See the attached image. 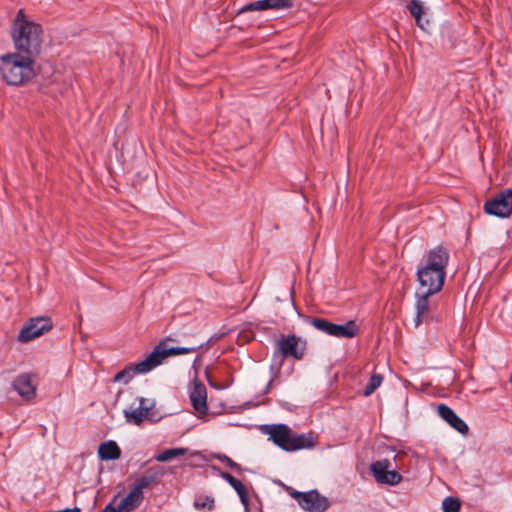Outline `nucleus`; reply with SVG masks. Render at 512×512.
Wrapping results in <instances>:
<instances>
[{"instance_id":"1a4fd4ad","label":"nucleus","mask_w":512,"mask_h":512,"mask_svg":"<svg viewBox=\"0 0 512 512\" xmlns=\"http://www.w3.org/2000/svg\"><path fill=\"white\" fill-rule=\"evenodd\" d=\"M296 496L300 498L298 505L307 512H325L330 507L329 499L317 489H312Z\"/></svg>"},{"instance_id":"7c9ffc66","label":"nucleus","mask_w":512,"mask_h":512,"mask_svg":"<svg viewBox=\"0 0 512 512\" xmlns=\"http://www.w3.org/2000/svg\"><path fill=\"white\" fill-rule=\"evenodd\" d=\"M194 507L196 509H204L212 510L214 508V499L212 497L206 496L205 498L196 499L194 502Z\"/></svg>"},{"instance_id":"f704fd0d","label":"nucleus","mask_w":512,"mask_h":512,"mask_svg":"<svg viewBox=\"0 0 512 512\" xmlns=\"http://www.w3.org/2000/svg\"><path fill=\"white\" fill-rule=\"evenodd\" d=\"M205 374H206L207 382L211 388L216 389V390H221V389L225 388V386H222L220 384L213 382L207 370L205 371Z\"/></svg>"},{"instance_id":"9d476101","label":"nucleus","mask_w":512,"mask_h":512,"mask_svg":"<svg viewBox=\"0 0 512 512\" xmlns=\"http://www.w3.org/2000/svg\"><path fill=\"white\" fill-rule=\"evenodd\" d=\"M155 365L152 361L150 354L146 358L138 363H129L122 370L116 373L113 377V382L122 381L124 384H128L135 375L146 374L152 371Z\"/></svg>"},{"instance_id":"dca6fc26","label":"nucleus","mask_w":512,"mask_h":512,"mask_svg":"<svg viewBox=\"0 0 512 512\" xmlns=\"http://www.w3.org/2000/svg\"><path fill=\"white\" fill-rule=\"evenodd\" d=\"M98 457L102 461H114L121 457V449L114 440H107L98 446Z\"/></svg>"},{"instance_id":"7ed1b4c3","label":"nucleus","mask_w":512,"mask_h":512,"mask_svg":"<svg viewBox=\"0 0 512 512\" xmlns=\"http://www.w3.org/2000/svg\"><path fill=\"white\" fill-rule=\"evenodd\" d=\"M261 431L269 436L272 442L287 452L311 449L316 445L310 434H297L287 424H265Z\"/></svg>"},{"instance_id":"a19ab883","label":"nucleus","mask_w":512,"mask_h":512,"mask_svg":"<svg viewBox=\"0 0 512 512\" xmlns=\"http://www.w3.org/2000/svg\"><path fill=\"white\" fill-rule=\"evenodd\" d=\"M244 512H249V506H244Z\"/></svg>"},{"instance_id":"b1692460","label":"nucleus","mask_w":512,"mask_h":512,"mask_svg":"<svg viewBox=\"0 0 512 512\" xmlns=\"http://www.w3.org/2000/svg\"><path fill=\"white\" fill-rule=\"evenodd\" d=\"M213 457L219 460L220 462L226 464L227 467H229L238 474H241L243 471H248L247 468L242 467L240 464H238L225 454L217 453L214 454Z\"/></svg>"},{"instance_id":"39448f33","label":"nucleus","mask_w":512,"mask_h":512,"mask_svg":"<svg viewBox=\"0 0 512 512\" xmlns=\"http://www.w3.org/2000/svg\"><path fill=\"white\" fill-rule=\"evenodd\" d=\"M306 351V341L295 334L281 335L276 343L273 352V358L280 356V361L277 366L279 371L283 364V359L292 358L294 360H301Z\"/></svg>"},{"instance_id":"2f4dec72","label":"nucleus","mask_w":512,"mask_h":512,"mask_svg":"<svg viewBox=\"0 0 512 512\" xmlns=\"http://www.w3.org/2000/svg\"><path fill=\"white\" fill-rule=\"evenodd\" d=\"M211 468L216 471L218 473V475L223 479L225 480L230 486L232 484H234L235 482H237V478H235L233 475H231L230 473L226 472V471H223L220 467L216 466V465H211Z\"/></svg>"},{"instance_id":"ddd939ff","label":"nucleus","mask_w":512,"mask_h":512,"mask_svg":"<svg viewBox=\"0 0 512 512\" xmlns=\"http://www.w3.org/2000/svg\"><path fill=\"white\" fill-rule=\"evenodd\" d=\"M189 398L191 405L195 411L200 414L208 413V405H207V389L205 385L195 380L193 388L190 390Z\"/></svg>"},{"instance_id":"f257e3e1","label":"nucleus","mask_w":512,"mask_h":512,"mask_svg":"<svg viewBox=\"0 0 512 512\" xmlns=\"http://www.w3.org/2000/svg\"><path fill=\"white\" fill-rule=\"evenodd\" d=\"M449 259V251L442 245L429 250L425 255V263L419 266L416 272V279L420 284L418 289H423V292L429 294L441 291Z\"/></svg>"},{"instance_id":"20e7f679","label":"nucleus","mask_w":512,"mask_h":512,"mask_svg":"<svg viewBox=\"0 0 512 512\" xmlns=\"http://www.w3.org/2000/svg\"><path fill=\"white\" fill-rule=\"evenodd\" d=\"M43 32L42 26L36 22H25L16 30H12L11 37L16 53L35 60L42 49Z\"/></svg>"},{"instance_id":"a878e982","label":"nucleus","mask_w":512,"mask_h":512,"mask_svg":"<svg viewBox=\"0 0 512 512\" xmlns=\"http://www.w3.org/2000/svg\"><path fill=\"white\" fill-rule=\"evenodd\" d=\"M231 487L236 491L239 496L240 502L243 506H249L250 497L248 494V490L245 485L238 479L237 482L231 485Z\"/></svg>"},{"instance_id":"c756f323","label":"nucleus","mask_w":512,"mask_h":512,"mask_svg":"<svg viewBox=\"0 0 512 512\" xmlns=\"http://www.w3.org/2000/svg\"><path fill=\"white\" fill-rule=\"evenodd\" d=\"M268 10H283L293 7V0H266Z\"/></svg>"},{"instance_id":"9b49d317","label":"nucleus","mask_w":512,"mask_h":512,"mask_svg":"<svg viewBox=\"0 0 512 512\" xmlns=\"http://www.w3.org/2000/svg\"><path fill=\"white\" fill-rule=\"evenodd\" d=\"M432 295L433 294L423 292V289H417V291L415 292V327H418L424 321H437V318L430 313L429 297Z\"/></svg>"},{"instance_id":"393cba45","label":"nucleus","mask_w":512,"mask_h":512,"mask_svg":"<svg viewBox=\"0 0 512 512\" xmlns=\"http://www.w3.org/2000/svg\"><path fill=\"white\" fill-rule=\"evenodd\" d=\"M266 10H268L266 0H257L241 7L237 12V16H240L246 12Z\"/></svg>"},{"instance_id":"f3484780","label":"nucleus","mask_w":512,"mask_h":512,"mask_svg":"<svg viewBox=\"0 0 512 512\" xmlns=\"http://www.w3.org/2000/svg\"><path fill=\"white\" fill-rule=\"evenodd\" d=\"M144 499V495L140 494L134 487L117 505L119 512H131L138 508Z\"/></svg>"},{"instance_id":"6ab92c4d","label":"nucleus","mask_w":512,"mask_h":512,"mask_svg":"<svg viewBox=\"0 0 512 512\" xmlns=\"http://www.w3.org/2000/svg\"><path fill=\"white\" fill-rule=\"evenodd\" d=\"M303 320L312 325L315 329L331 336L334 324L325 318L320 317H311V316H303Z\"/></svg>"},{"instance_id":"f8f14e48","label":"nucleus","mask_w":512,"mask_h":512,"mask_svg":"<svg viewBox=\"0 0 512 512\" xmlns=\"http://www.w3.org/2000/svg\"><path fill=\"white\" fill-rule=\"evenodd\" d=\"M437 413L450 427L455 429L457 432L462 435L468 434L469 427L466 422L461 419L448 405L443 403L438 404Z\"/></svg>"},{"instance_id":"6e6552de","label":"nucleus","mask_w":512,"mask_h":512,"mask_svg":"<svg viewBox=\"0 0 512 512\" xmlns=\"http://www.w3.org/2000/svg\"><path fill=\"white\" fill-rule=\"evenodd\" d=\"M484 212L498 218H508L512 214V188L501 191L496 197L487 200Z\"/></svg>"},{"instance_id":"412c9836","label":"nucleus","mask_w":512,"mask_h":512,"mask_svg":"<svg viewBox=\"0 0 512 512\" xmlns=\"http://www.w3.org/2000/svg\"><path fill=\"white\" fill-rule=\"evenodd\" d=\"M159 477V472L154 469H149L146 475L138 478L134 484V488L138 490L140 494H143V489L147 488L151 483L155 482Z\"/></svg>"},{"instance_id":"58836bf2","label":"nucleus","mask_w":512,"mask_h":512,"mask_svg":"<svg viewBox=\"0 0 512 512\" xmlns=\"http://www.w3.org/2000/svg\"><path fill=\"white\" fill-rule=\"evenodd\" d=\"M137 400L139 401V407H147L146 402L147 399L144 397H138Z\"/></svg>"},{"instance_id":"72a5a7b5","label":"nucleus","mask_w":512,"mask_h":512,"mask_svg":"<svg viewBox=\"0 0 512 512\" xmlns=\"http://www.w3.org/2000/svg\"><path fill=\"white\" fill-rule=\"evenodd\" d=\"M416 25L423 31H428L430 27V21L426 16L421 17V22L416 23Z\"/></svg>"},{"instance_id":"ea45409f","label":"nucleus","mask_w":512,"mask_h":512,"mask_svg":"<svg viewBox=\"0 0 512 512\" xmlns=\"http://www.w3.org/2000/svg\"><path fill=\"white\" fill-rule=\"evenodd\" d=\"M280 405H281L283 408H285V409H287V410H289V411H292V409L288 406V403H287V402H280Z\"/></svg>"},{"instance_id":"79ce46f5","label":"nucleus","mask_w":512,"mask_h":512,"mask_svg":"<svg viewBox=\"0 0 512 512\" xmlns=\"http://www.w3.org/2000/svg\"><path fill=\"white\" fill-rule=\"evenodd\" d=\"M509 382H510V385H511V387H512V373H511V376H510Z\"/></svg>"},{"instance_id":"37998d69","label":"nucleus","mask_w":512,"mask_h":512,"mask_svg":"<svg viewBox=\"0 0 512 512\" xmlns=\"http://www.w3.org/2000/svg\"><path fill=\"white\" fill-rule=\"evenodd\" d=\"M196 361H198V357L195 358L193 365H195Z\"/></svg>"},{"instance_id":"423d86ee","label":"nucleus","mask_w":512,"mask_h":512,"mask_svg":"<svg viewBox=\"0 0 512 512\" xmlns=\"http://www.w3.org/2000/svg\"><path fill=\"white\" fill-rule=\"evenodd\" d=\"M168 341H172V338L168 337L164 340H161L149 353L155 365V368L161 365L163 361L170 356L188 354L196 352L202 348H208L211 339L207 340L206 342H202L200 344L193 345L190 347H168Z\"/></svg>"},{"instance_id":"e433bc0d","label":"nucleus","mask_w":512,"mask_h":512,"mask_svg":"<svg viewBox=\"0 0 512 512\" xmlns=\"http://www.w3.org/2000/svg\"><path fill=\"white\" fill-rule=\"evenodd\" d=\"M286 491H287V493L289 494V496H290L291 498H293L294 500H296V502H297V503L299 502V499H300V498H299V497H297L296 495H297V494H302V493H303V492H300V491H297V490L293 489V488H292V487H290V486H287V487H286Z\"/></svg>"},{"instance_id":"cd10ccee","label":"nucleus","mask_w":512,"mask_h":512,"mask_svg":"<svg viewBox=\"0 0 512 512\" xmlns=\"http://www.w3.org/2000/svg\"><path fill=\"white\" fill-rule=\"evenodd\" d=\"M382 380L383 376L381 374H372L364 388V395H371L381 385Z\"/></svg>"},{"instance_id":"bb28decb","label":"nucleus","mask_w":512,"mask_h":512,"mask_svg":"<svg viewBox=\"0 0 512 512\" xmlns=\"http://www.w3.org/2000/svg\"><path fill=\"white\" fill-rule=\"evenodd\" d=\"M461 501L453 496L446 497L442 502L443 512H460Z\"/></svg>"},{"instance_id":"473e14b6","label":"nucleus","mask_w":512,"mask_h":512,"mask_svg":"<svg viewBox=\"0 0 512 512\" xmlns=\"http://www.w3.org/2000/svg\"><path fill=\"white\" fill-rule=\"evenodd\" d=\"M25 22H33L32 20H29L27 16L25 15V12L23 9L18 10L17 15L14 19L12 30H16L21 26V24H25Z\"/></svg>"},{"instance_id":"c9c22d12","label":"nucleus","mask_w":512,"mask_h":512,"mask_svg":"<svg viewBox=\"0 0 512 512\" xmlns=\"http://www.w3.org/2000/svg\"><path fill=\"white\" fill-rule=\"evenodd\" d=\"M205 374H206L207 382L211 388L216 389V390H221V389L225 388V386H222L220 384L213 382L207 370L205 371Z\"/></svg>"},{"instance_id":"4c0bfd02","label":"nucleus","mask_w":512,"mask_h":512,"mask_svg":"<svg viewBox=\"0 0 512 512\" xmlns=\"http://www.w3.org/2000/svg\"><path fill=\"white\" fill-rule=\"evenodd\" d=\"M272 382H273V380L271 379V380L267 383V385H266L265 389L263 390V393H262V394L266 395V394H268V393L270 392L271 387H272Z\"/></svg>"},{"instance_id":"c85d7f7f","label":"nucleus","mask_w":512,"mask_h":512,"mask_svg":"<svg viewBox=\"0 0 512 512\" xmlns=\"http://www.w3.org/2000/svg\"><path fill=\"white\" fill-rule=\"evenodd\" d=\"M402 479L403 477L398 471H396L395 469L391 470L389 468V471L386 472L385 477H382V479L378 483L386 485H396L400 483Z\"/></svg>"},{"instance_id":"f03ea898","label":"nucleus","mask_w":512,"mask_h":512,"mask_svg":"<svg viewBox=\"0 0 512 512\" xmlns=\"http://www.w3.org/2000/svg\"><path fill=\"white\" fill-rule=\"evenodd\" d=\"M0 75L9 86H22L37 77L35 60L21 53L0 56Z\"/></svg>"},{"instance_id":"5701e85b","label":"nucleus","mask_w":512,"mask_h":512,"mask_svg":"<svg viewBox=\"0 0 512 512\" xmlns=\"http://www.w3.org/2000/svg\"><path fill=\"white\" fill-rule=\"evenodd\" d=\"M407 9L410 14L414 17L415 22H421V17L426 16L427 8L424 6V3L420 0H410L407 5Z\"/></svg>"},{"instance_id":"2eb2a0df","label":"nucleus","mask_w":512,"mask_h":512,"mask_svg":"<svg viewBox=\"0 0 512 512\" xmlns=\"http://www.w3.org/2000/svg\"><path fill=\"white\" fill-rule=\"evenodd\" d=\"M153 408V405L150 407H138L135 409H125L123 411L125 420L129 424L133 425H141L144 420L150 421H158L159 419H153L150 415V410Z\"/></svg>"},{"instance_id":"0eeeda50","label":"nucleus","mask_w":512,"mask_h":512,"mask_svg":"<svg viewBox=\"0 0 512 512\" xmlns=\"http://www.w3.org/2000/svg\"><path fill=\"white\" fill-rule=\"evenodd\" d=\"M53 328V322L50 317L38 316L30 318L20 330L17 340L20 343H27Z\"/></svg>"},{"instance_id":"4468645a","label":"nucleus","mask_w":512,"mask_h":512,"mask_svg":"<svg viewBox=\"0 0 512 512\" xmlns=\"http://www.w3.org/2000/svg\"><path fill=\"white\" fill-rule=\"evenodd\" d=\"M14 390L25 400L36 396V386L32 383L31 374H19L12 382Z\"/></svg>"},{"instance_id":"a211bd4d","label":"nucleus","mask_w":512,"mask_h":512,"mask_svg":"<svg viewBox=\"0 0 512 512\" xmlns=\"http://www.w3.org/2000/svg\"><path fill=\"white\" fill-rule=\"evenodd\" d=\"M360 332L359 325L355 320H348L344 324H334L331 336L337 338H354Z\"/></svg>"},{"instance_id":"aec40b11","label":"nucleus","mask_w":512,"mask_h":512,"mask_svg":"<svg viewBox=\"0 0 512 512\" xmlns=\"http://www.w3.org/2000/svg\"><path fill=\"white\" fill-rule=\"evenodd\" d=\"M389 468H391V462L389 459L377 460L371 463L370 472L378 483L382 477H385L386 472L389 471Z\"/></svg>"},{"instance_id":"4be33fe9","label":"nucleus","mask_w":512,"mask_h":512,"mask_svg":"<svg viewBox=\"0 0 512 512\" xmlns=\"http://www.w3.org/2000/svg\"><path fill=\"white\" fill-rule=\"evenodd\" d=\"M187 452H188V448H183V447L170 448V449H166L163 452L156 455L155 459L158 462H167L176 457L184 456L187 454Z\"/></svg>"}]
</instances>
